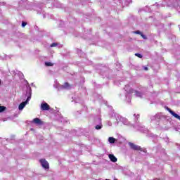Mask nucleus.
Listing matches in <instances>:
<instances>
[{
  "mask_svg": "<svg viewBox=\"0 0 180 180\" xmlns=\"http://www.w3.org/2000/svg\"><path fill=\"white\" fill-rule=\"evenodd\" d=\"M129 146L131 150H134L135 151H141L143 153H146V151H147L146 149H143L141 146H139L131 142L129 143Z\"/></svg>",
  "mask_w": 180,
  "mask_h": 180,
  "instance_id": "1",
  "label": "nucleus"
},
{
  "mask_svg": "<svg viewBox=\"0 0 180 180\" xmlns=\"http://www.w3.org/2000/svg\"><path fill=\"white\" fill-rule=\"evenodd\" d=\"M39 162H41V165L43 167V168H45V169H49L50 168L49 162H47V160H46V159H41L39 160Z\"/></svg>",
  "mask_w": 180,
  "mask_h": 180,
  "instance_id": "2",
  "label": "nucleus"
},
{
  "mask_svg": "<svg viewBox=\"0 0 180 180\" xmlns=\"http://www.w3.org/2000/svg\"><path fill=\"white\" fill-rule=\"evenodd\" d=\"M41 110H50V105L47 103H44L41 104Z\"/></svg>",
  "mask_w": 180,
  "mask_h": 180,
  "instance_id": "3",
  "label": "nucleus"
},
{
  "mask_svg": "<svg viewBox=\"0 0 180 180\" xmlns=\"http://www.w3.org/2000/svg\"><path fill=\"white\" fill-rule=\"evenodd\" d=\"M167 110L168 112H170V114L174 116V117H175L176 119H178L179 120H180V116L179 115L175 113V112H174L172 110H171V108H167Z\"/></svg>",
  "mask_w": 180,
  "mask_h": 180,
  "instance_id": "4",
  "label": "nucleus"
},
{
  "mask_svg": "<svg viewBox=\"0 0 180 180\" xmlns=\"http://www.w3.org/2000/svg\"><path fill=\"white\" fill-rule=\"evenodd\" d=\"M33 123H34L35 124H39V126H41L42 124H44V122L41 121L39 118H34L33 120Z\"/></svg>",
  "mask_w": 180,
  "mask_h": 180,
  "instance_id": "5",
  "label": "nucleus"
},
{
  "mask_svg": "<svg viewBox=\"0 0 180 180\" xmlns=\"http://www.w3.org/2000/svg\"><path fill=\"white\" fill-rule=\"evenodd\" d=\"M108 158H110V161H112V162H117V158H116L115 155H113V154H110L108 155Z\"/></svg>",
  "mask_w": 180,
  "mask_h": 180,
  "instance_id": "6",
  "label": "nucleus"
},
{
  "mask_svg": "<svg viewBox=\"0 0 180 180\" xmlns=\"http://www.w3.org/2000/svg\"><path fill=\"white\" fill-rule=\"evenodd\" d=\"M26 105H27V103L25 101L21 103L18 106L19 110H22L26 106Z\"/></svg>",
  "mask_w": 180,
  "mask_h": 180,
  "instance_id": "7",
  "label": "nucleus"
},
{
  "mask_svg": "<svg viewBox=\"0 0 180 180\" xmlns=\"http://www.w3.org/2000/svg\"><path fill=\"white\" fill-rule=\"evenodd\" d=\"M108 141L109 143H110L111 144H113L115 143V141H116V139L113 138V137H109L108 138Z\"/></svg>",
  "mask_w": 180,
  "mask_h": 180,
  "instance_id": "8",
  "label": "nucleus"
},
{
  "mask_svg": "<svg viewBox=\"0 0 180 180\" xmlns=\"http://www.w3.org/2000/svg\"><path fill=\"white\" fill-rule=\"evenodd\" d=\"M45 65L46 67H53L54 65V63H53L51 62H46Z\"/></svg>",
  "mask_w": 180,
  "mask_h": 180,
  "instance_id": "9",
  "label": "nucleus"
},
{
  "mask_svg": "<svg viewBox=\"0 0 180 180\" xmlns=\"http://www.w3.org/2000/svg\"><path fill=\"white\" fill-rule=\"evenodd\" d=\"M5 110H6V107H5L4 105H1L0 106V113H2V112H5Z\"/></svg>",
  "mask_w": 180,
  "mask_h": 180,
  "instance_id": "10",
  "label": "nucleus"
},
{
  "mask_svg": "<svg viewBox=\"0 0 180 180\" xmlns=\"http://www.w3.org/2000/svg\"><path fill=\"white\" fill-rule=\"evenodd\" d=\"M135 56H136V57H139V58H143V55H141L139 53H135Z\"/></svg>",
  "mask_w": 180,
  "mask_h": 180,
  "instance_id": "11",
  "label": "nucleus"
},
{
  "mask_svg": "<svg viewBox=\"0 0 180 180\" xmlns=\"http://www.w3.org/2000/svg\"><path fill=\"white\" fill-rule=\"evenodd\" d=\"M57 46H58V43H52L51 44V47H57Z\"/></svg>",
  "mask_w": 180,
  "mask_h": 180,
  "instance_id": "12",
  "label": "nucleus"
},
{
  "mask_svg": "<svg viewBox=\"0 0 180 180\" xmlns=\"http://www.w3.org/2000/svg\"><path fill=\"white\" fill-rule=\"evenodd\" d=\"M95 128L96 130H101V129H102V125H96Z\"/></svg>",
  "mask_w": 180,
  "mask_h": 180,
  "instance_id": "13",
  "label": "nucleus"
},
{
  "mask_svg": "<svg viewBox=\"0 0 180 180\" xmlns=\"http://www.w3.org/2000/svg\"><path fill=\"white\" fill-rule=\"evenodd\" d=\"M134 33H135V34H141V32H140L139 30L135 31Z\"/></svg>",
  "mask_w": 180,
  "mask_h": 180,
  "instance_id": "14",
  "label": "nucleus"
},
{
  "mask_svg": "<svg viewBox=\"0 0 180 180\" xmlns=\"http://www.w3.org/2000/svg\"><path fill=\"white\" fill-rule=\"evenodd\" d=\"M69 86H70V84L68 82H65V88H69Z\"/></svg>",
  "mask_w": 180,
  "mask_h": 180,
  "instance_id": "15",
  "label": "nucleus"
},
{
  "mask_svg": "<svg viewBox=\"0 0 180 180\" xmlns=\"http://www.w3.org/2000/svg\"><path fill=\"white\" fill-rule=\"evenodd\" d=\"M26 25H27V22H22V27H25V26H26Z\"/></svg>",
  "mask_w": 180,
  "mask_h": 180,
  "instance_id": "16",
  "label": "nucleus"
},
{
  "mask_svg": "<svg viewBox=\"0 0 180 180\" xmlns=\"http://www.w3.org/2000/svg\"><path fill=\"white\" fill-rule=\"evenodd\" d=\"M30 99H31V97L28 96L27 100L25 102H26V103H28V102H29V101H30Z\"/></svg>",
  "mask_w": 180,
  "mask_h": 180,
  "instance_id": "17",
  "label": "nucleus"
},
{
  "mask_svg": "<svg viewBox=\"0 0 180 180\" xmlns=\"http://www.w3.org/2000/svg\"><path fill=\"white\" fill-rule=\"evenodd\" d=\"M140 36H141V37H143V39H147V37H146V35H143L142 32L141 33V35H140Z\"/></svg>",
  "mask_w": 180,
  "mask_h": 180,
  "instance_id": "18",
  "label": "nucleus"
},
{
  "mask_svg": "<svg viewBox=\"0 0 180 180\" xmlns=\"http://www.w3.org/2000/svg\"><path fill=\"white\" fill-rule=\"evenodd\" d=\"M143 70H144L145 71H148V68H147V66H144V67H143Z\"/></svg>",
  "mask_w": 180,
  "mask_h": 180,
  "instance_id": "19",
  "label": "nucleus"
},
{
  "mask_svg": "<svg viewBox=\"0 0 180 180\" xmlns=\"http://www.w3.org/2000/svg\"><path fill=\"white\" fill-rule=\"evenodd\" d=\"M0 85H1V79H0Z\"/></svg>",
  "mask_w": 180,
  "mask_h": 180,
  "instance_id": "20",
  "label": "nucleus"
}]
</instances>
